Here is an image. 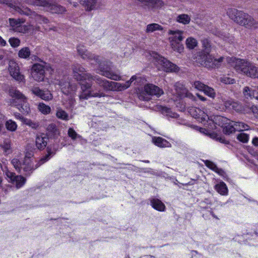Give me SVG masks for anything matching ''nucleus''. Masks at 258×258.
<instances>
[{"instance_id": "obj_1", "label": "nucleus", "mask_w": 258, "mask_h": 258, "mask_svg": "<svg viewBox=\"0 0 258 258\" xmlns=\"http://www.w3.org/2000/svg\"><path fill=\"white\" fill-rule=\"evenodd\" d=\"M77 49L78 54L82 58L87 60L91 64H98L97 73L111 80L117 81L120 79L121 77L118 74L111 70L109 62L104 60L101 57L88 51L83 45H78Z\"/></svg>"}, {"instance_id": "obj_2", "label": "nucleus", "mask_w": 258, "mask_h": 258, "mask_svg": "<svg viewBox=\"0 0 258 258\" xmlns=\"http://www.w3.org/2000/svg\"><path fill=\"white\" fill-rule=\"evenodd\" d=\"M227 14L234 22L246 28L250 29L258 28V21L243 11L230 8L227 10Z\"/></svg>"}, {"instance_id": "obj_3", "label": "nucleus", "mask_w": 258, "mask_h": 258, "mask_svg": "<svg viewBox=\"0 0 258 258\" xmlns=\"http://www.w3.org/2000/svg\"><path fill=\"white\" fill-rule=\"evenodd\" d=\"M229 63L238 73L258 79V67L246 59L231 58Z\"/></svg>"}, {"instance_id": "obj_4", "label": "nucleus", "mask_w": 258, "mask_h": 258, "mask_svg": "<svg viewBox=\"0 0 258 258\" xmlns=\"http://www.w3.org/2000/svg\"><path fill=\"white\" fill-rule=\"evenodd\" d=\"M224 58L223 56L215 58L210 53L200 52L197 58V61L207 68L214 69L220 67Z\"/></svg>"}, {"instance_id": "obj_5", "label": "nucleus", "mask_w": 258, "mask_h": 258, "mask_svg": "<svg viewBox=\"0 0 258 258\" xmlns=\"http://www.w3.org/2000/svg\"><path fill=\"white\" fill-rule=\"evenodd\" d=\"M52 154L53 155L54 153L51 152L50 149L47 148V154L40 159L39 162L37 163L35 167L30 158L26 156L21 168L23 169L24 171L28 173L29 175L35 169L38 168L40 165L48 161L50 159V155Z\"/></svg>"}, {"instance_id": "obj_6", "label": "nucleus", "mask_w": 258, "mask_h": 258, "mask_svg": "<svg viewBox=\"0 0 258 258\" xmlns=\"http://www.w3.org/2000/svg\"><path fill=\"white\" fill-rule=\"evenodd\" d=\"M81 92L79 95V98L81 100L88 99L90 97H104L105 94L103 93L94 92L93 90H91L92 84L85 82L81 83Z\"/></svg>"}, {"instance_id": "obj_7", "label": "nucleus", "mask_w": 258, "mask_h": 258, "mask_svg": "<svg viewBox=\"0 0 258 258\" xmlns=\"http://www.w3.org/2000/svg\"><path fill=\"white\" fill-rule=\"evenodd\" d=\"M74 77L78 81H91L92 78V75L89 73H86L85 68L82 67L80 64H75L72 67Z\"/></svg>"}, {"instance_id": "obj_8", "label": "nucleus", "mask_w": 258, "mask_h": 258, "mask_svg": "<svg viewBox=\"0 0 258 258\" xmlns=\"http://www.w3.org/2000/svg\"><path fill=\"white\" fill-rule=\"evenodd\" d=\"M4 3L15 12L21 15L28 16H32L33 15L34 12L27 7L23 6L21 7L20 4L18 2L17 0H5Z\"/></svg>"}, {"instance_id": "obj_9", "label": "nucleus", "mask_w": 258, "mask_h": 258, "mask_svg": "<svg viewBox=\"0 0 258 258\" xmlns=\"http://www.w3.org/2000/svg\"><path fill=\"white\" fill-rule=\"evenodd\" d=\"M8 70L10 75L16 81L19 82L25 81V76L20 72L19 66L15 61H9Z\"/></svg>"}, {"instance_id": "obj_10", "label": "nucleus", "mask_w": 258, "mask_h": 258, "mask_svg": "<svg viewBox=\"0 0 258 258\" xmlns=\"http://www.w3.org/2000/svg\"><path fill=\"white\" fill-rule=\"evenodd\" d=\"M31 75L33 78L37 82L44 81L45 78V67L40 63H35L31 69Z\"/></svg>"}, {"instance_id": "obj_11", "label": "nucleus", "mask_w": 258, "mask_h": 258, "mask_svg": "<svg viewBox=\"0 0 258 258\" xmlns=\"http://www.w3.org/2000/svg\"><path fill=\"white\" fill-rule=\"evenodd\" d=\"M7 177L10 179V182L15 184L17 188H19L24 185L26 179L21 175H16L14 172L7 170L5 172Z\"/></svg>"}, {"instance_id": "obj_12", "label": "nucleus", "mask_w": 258, "mask_h": 258, "mask_svg": "<svg viewBox=\"0 0 258 258\" xmlns=\"http://www.w3.org/2000/svg\"><path fill=\"white\" fill-rule=\"evenodd\" d=\"M7 177L10 179V182L15 184L17 188H19L24 185L26 179L21 175H16L14 172L7 170L5 172Z\"/></svg>"}, {"instance_id": "obj_13", "label": "nucleus", "mask_w": 258, "mask_h": 258, "mask_svg": "<svg viewBox=\"0 0 258 258\" xmlns=\"http://www.w3.org/2000/svg\"><path fill=\"white\" fill-rule=\"evenodd\" d=\"M157 60L158 64L162 66L166 72H177L179 70L178 67L176 64L161 56H159L157 58Z\"/></svg>"}, {"instance_id": "obj_14", "label": "nucleus", "mask_w": 258, "mask_h": 258, "mask_svg": "<svg viewBox=\"0 0 258 258\" xmlns=\"http://www.w3.org/2000/svg\"><path fill=\"white\" fill-rule=\"evenodd\" d=\"M91 80H94L96 83L100 87L103 88L105 91L113 90V82L109 81L105 79L102 78L97 75H92Z\"/></svg>"}, {"instance_id": "obj_15", "label": "nucleus", "mask_w": 258, "mask_h": 258, "mask_svg": "<svg viewBox=\"0 0 258 258\" xmlns=\"http://www.w3.org/2000/svg\"><path fill=\"white\" fill-rule=\"evenodd\" d=\"M144 91L147 94L160 97L164 94L163 90L153 84H147L144 86Z\"/></svg>"}, {"instance_id": "obj_16", "label": "nucleus", "mask_w": 258, "mask_h": 258, "mask_svg": "<svg viewBox=\"0 0 258 258\" xmlns=\"http://www.w3.org/2000/svg\"><path fill=\"white\" fill-rule=\"evenodd\" d=\"M9 95L13 98L11 101L12 105H17V102L20 100H24L25 96L14 87H11L9 90Z\"/></svg>"}, {"instance_id": "obj_17", "label": "nucleus", "mask_w": 258, "mask_h": 258, "mask_svg": "<svg viewBox=\"0 0 258 258\" xmlns=\"http://www.w3.org/2000/svg\"><path fill=\"white\" fill-rule=\"evenodd\" d=\"M62 92L66 95L72 94L75 93L77 89L75 84H71L68 81H60L59 83Z\"/></svg>"}, {"instance_id": "obj_18", "label": "nucleus", "mask_w": 258, "mask_h": 258, "mask_svg": "<svg viewBox=\"0 0 258 258\" xmlns=\"http://www.w3.org/2000/svg\"><path fill=\"white\" fill-rule=\"evenodd\" d=\"M31 90L33 94L45 101L51 100L53 98L52 94L48 90H42L37 87H33Z\"/></svg>"}, {"instance_id": "obj_19", "label": "nucleus", "mask_w": 258, "mask_h": 258, "mask_svg": "<svg viewBox=\"0 0 258 258\" xmlns=\"http://www.w3.org/2000/svg\"><path fill=\"white\" fill-rule=\"evenodd\" d=\"M168 33L169 35H171L169 37V41H172L173 42H181L184 38V37L183 36L184 32L183 31H181L179 30H169Z\"/></svg>"}, {"instance_id": "obj_20", "label": "nucleus", "mask_w": 258, "mask_h": 258, "mask_svg": "<svg viewBox=\"0 0 258 258\" xmlns=\"http://www.w3.org/2000/svg\"><path fill=\"white\" fill-rule=\"evenodd\" d=\"M79 1L87 11H91L97 8L98 0H79Z\"/></svg>"}, {"instance_id": "obj_21", "label": "nucleus", "mask_w": 258, "mask_h": 258, "mask_svg": "<svg viewBox=\"0 0 258 258\" xmlns=\"http://www.w3.org/2000/svg\"><path fill=\"white\" fill-rule=\"evenodd\" d=\"M243 94L245 99L247 100L255 99L258 100V96H257L258 92L252 88L246 86L243 89Z\"/></svg>"}, {"instance_id": "obj_22", "label": "nucleus", "mask_w": 258, "mask_h": 258, "mask_svg": "<svg viewBox=\"0 0 258 258\" xmlns=\"http://www.w3.org/2000/svg\"><path fill=\"white\" fill-rule=\"evenodd\" d=\"M148 8H159L163 6L161 0H138Z\"/></svg>"}, {"instance_id": "obj_23", "label": "nucleus", "mask_w": 258, "mask_h": 258, "mask_svg": "<svg viewBox=\"0 0 258 258\" xmlns=\"http://www.w3.org/2000/svg\"><path fill=\"white\" fill-rule=\"evenodd\" d=\"M9 22L11 29L16 32H22L23 29L22 24L24 23V21H21L20 19L16 20L13 18H10Z\"/></svg>"}, {"instance_id": "obj_24", "label": "nucleus", "mask_w": 258, "mask_h": 258, "mask_svg": "<svg viewBox=\"0 0 258 258\" xmlns=\"http://www.w3.org/2000/svg\"><path fill=\"white\" fill-rule=\"evenodd\" d=\"M176 93L180 97H182L185 94V96L188 97L191 99H194L195 97L192 94L189 92H188L185 89L183 88V86L179 83H176L174 85Z\"/></svg>"}, {"instance_id": "obj_25", "label": "nucleus", "mask_w": 258, "mask_h": 258, "mask_svg": "<svg viewBox=\"0 0 258 258\" xmlns=\"http://www.w3.org/2000/svg\"><path fill=\"white\" fill-rule=\"evenodd\" d=\"M48 138L44 134L37 136L36 138V145L39 149H44L47 145Z\"/></svg>"}, {"instance_id": "obj_26", "label": "nucleus", "mask_w": 258, "mask_h": 258, "mask_svg": "<svg viewBox=\"0 0 258 258\" xmlns=\"http://www.w3.org/2000/svg\"><path fill=\"white\" fill-rule=\"evenodd\" d=\"M15 106H17L18 109L23 114L28 113L30 110L29 104L27 102V98L26 97L24 100H20L17 102V105Z\"/></svg>"}, {"instance_id": "obj_27", "label": "nucleus", "mask_w": 258, "mask_h": 258, "mask_svg": "<svg viewBox=\"0 0 258 258\" xmlns=\"http://www.w3.org/2000/svg\"><path fill=\"white\" fill-rule=\"evenodd\" d=\"M47 136L50 137H55L59 135V131L55 124L52 123L48 125L47 128Z\"/></svg>"}, {"instance_id": "obj_28", "label": "nucleus", "mask_w": 258, "mask_h": 258, "mask_svg": "<svg viewBox=\"0 0 258 258\" xmlns=\"http://www.w3.org/2000/svg\"><path fill=\"white\" fill-rule=\"evenodd\" d=\"M152 141L155 145L161 148L171 146V144L167 140L161 137H154L152 139Z\"/></svg>"}, {"instance_id": "obj_29", "label": "nucleus", "mask_w": 258, "mask_h": 258, "mask_svg": "<svg viewBox=\"0 0 258 258\" xmlns=\"http://www.w3.org/2000/svg\"><path fill=\"white\" fill-rule=\"evenodd\" d=\"M156 109L158 111H161L162 114H166L167 116H169L171 117H176L177 114L171 111V109L167 107L157 105L156 106Z\"/></svg>"}, {"instance_id": "obj_30", "label": "nucleus", "mask_w": 258, "mask_h": 258, "mask_svg": "<svg viewBox=\"0 0 258 258\" xmlns=\"http://www.w3.org/2000/svg\"><path fill=\"white\" fill-rule=\"evenodd\" d=\"M150 202L151 206L155 209L159 211H164L165 210V206L159 199H152L151 200Z\"/></svg>"}, {"instance_id": "obj_31", "label": "nucleus", "mask_w": 258, "mask_h": 258, "mask_svg": "<svg viewBox=\"0 0 258 258\" xmlns=\"http://www.w3.org/2000/svg\"><path fill=\"white\" fill-rule=\"evenodd\" d=\"M158 30L163 31V27L158 24L152 23L147 26L145 32L147 33H150Z\"/></svg>"}, {"instance_id": "obj_32", "label": "nucleus", "mask_w": 258, "mask_h": 258, "mask_svg": "<svg viewBox=\"0 0 258 258\" xmlns=\"http://www.w3.org/2000/svg\"><path fill=\"white\" fill-rule=\"evenodd\" d=\"M203 51L201 52H205L206 53H210L212 49V46L211 44L210 41L207 38H203L201 40Z\"/></svg>"}, {"instance_id": "obj_33", "label": "nucleus", "mask_w": 258, "mask_h": 258, "mask_svg": "<svg viewBox=\"0 0 258 258\" xmlns=\"http://www.w3.org/2000/svg\"><path fill=\"white\" fill-rule=\"evenodd\" d=\"M170 42V45L172 49L179 53H182L184 50L183 45L181 43V42L178 41H169Z\"/></svg>"}, {"instance_id": "obj_34", "label": "nucleus", "mask_w": 258, "mask_h": 258, "mask_svg": "<svg viewBox=\"0 0 258 258\" xmlns=\"http://www.w3.org/2000/svg\"><path fill=\"white\" fill-rule=\"evenodd\" d=\"M215 188L221 195L225 196L228 194V188L224 182H221L220 183L216 184Z\"/></svg>"}, {"instance_id": "obj_35", "label": "nucleus", "mask_w": 258, "mask_h": 258, "mask_svg": "<svg viewBox=\"0 0 258 258\" xmlns=\"http://www.w3.org/2000/svg\"><path fill=\"white\" fill-rule=\"evenodd\" d=\"M176 21L183 25H187L190 23V17L187 14H183L177 16L176 18Z\"/></svg>"}, {"instance_id": "obj_36", "label": "nucleus", "mask_w": 258, "mask_h": 258, "mask_svg": "<svg viewBox=\"0 0 258 258\" xmlns=\"http://www.w3.org/2000/svg\"><path fill=\"white\" fill-rule=\"evenodd\" d=\"M31 55L30 48L28 47H25L21 48L18 52L19 57L24 59H28Z\"/></svg>"}, {"instance_id": "obj_37", "label": "nucleus", "mask_w": 258, "mask_h": 258, "mask_svg": "<svg viewBox=\"0 0 258 258\" xmlns=\"http://www.w3.org/2000/svg\"><path fill=\"white\" fill-rule=\"evenodd\" d=\"M214 119L216 124L223 127L229 122V119L222 116H217Z\"/></svg>"}, {"instance_id": "obj_38", "label": "nucleus", "mask_w": 258, "mask_h": 258, "mask_svg": "<svg viewBox=\"0 0 258 258\" xmlns=\"http://www.w3.org/2000/svg\"><path fill=\"white\" fill-rule=\"evenodd\" d=\"M56 116L58 118L63 120L68 121L69 120V114L60 108H57Z\"/></svg>"}, {"instance_id": "obj_39", "label": "nucleus", "mask_w": 258, "mask_h": 258, "mask_svg": "<svg viewBox=\"0 0 258 258\" xmlns=\"http://www.w3.org/2000/svg\"><path fill=\"white\" fill-rule=\"evenodd\" d=\"M234 126V121L229 120V123L224 126V132L228 135L235 132L236 130Z\"/></svg>"}, {"instance_id": "obj_40", "label": "nucleus", "mask_w": 258, "mask_h": 258, "mask_svg": "<svg viewBox=\"0 0 258 258\" xmlns=\"http://www.w3.org/2000/svg\"><path fill=\"white\" fill-rule=\"evenodd\" d=\"M185 44L188 49H192L198 45V41L195 38L190 37L186 39Z\"/></svg>"}, {"instance_id": "obj_41", "label": "nucleus", "mask_w": 258, "mask_h": 258, "mask_svg": "<svg viewBox=\"0 0 258 258\" xmlns=\"http://www.w3.org/2000/svg\"><path fill=\"white\" fill-rule=\"evenodd\" d=\"M5 124L7 129L9 131L14 132L17 128L16 123L11 119L7 121Z\"/></svg>"}, {"instance_id": "obj_42", "label": "nucleus", "mask_w": 258, "mask_h": 258, "mask_svg": "<svg viewBox=\"0 0 258 258\" xmlns=\"http://www.w3.org/2000/svg\"><path fill=\"white\" fill-rule=\"evenodd\" d=\"M39 110L44 114H47L50 113L51 109L50 107L45 105L44 103H40L38 105Z\"/></svg>"}, {"instance_id": "obj_43", "label": "nucleus", "mask_w": 258, "mask_h": 258, "mask_svg": "<svg viewBox=\"0 0 258 258\" xmlns=\"http://www.w3.org/2000/svg\"><path fill=\"white\" fill-rule=\"evenodd\" d=\"M234 127L237 131H241L243 130H248V125L242 122L234 121Z\"/></svg>"}, {"instance_id": "obj_44", "label": "nucleus", "mask_w": 258, "mask_h": 258, "mask_svg": "<svg viewBox=\"0 0 258 258\" xmlns=\"http://www.w3.org/2000/svg\"><path fill=\"white\" fill-rule=\"evenodd\" d=\"M203 92L205 94L208 96L209 97L214 98L216 96V93L212 88L209 87L207 85L206 88L204 89Z\"/></svg>"}, {"instance_id": "obj_45", "label": "nucleus", "mask_w": 258, "mask_h": 258, "mask_svg": "<svg viewBox=\"0 0 258 258\" xmlns=\"http://www.w3.org/2000/svg\"><path fill=\"white\" fill-rule=\"evenodd\" d=\"M237 139L239 141L246 143H247L249 140V135L244 133L239 134L237 136Z\"/></svg>"}, {"instance_id": "obj_46", "label": "nucleus", "mask_w": 258, "mask_h": 258, "mask_svg": "<svg viewBox=\"0 0 258 258\" xmlns=\"http://www.w3.org/2000/svg\"><path fill=\"white\" fill-rule=\"evenodd\" d=\"M68 136L72 140H75L77 138H81L82 137L78 135L73 128H70L68 133Z\"/></svg>"}, {"instance_id": "obj_47", "label": "nucleus", "mask_w": 258, "mask_h": 258, "mask_svg": "<svg viewBox=\"0 0 258 258\" xmlns=\"http://www.w3.org/2000/svg\"><path fill=\"white\" fill-rule=\"evenodd\" d=\"M220 81L221 82L226 84H233L235 82L234 79L226 76L221 77L220 78Z\"/></svg>"}, {"instance_id": "obj_48", "label": "nucleus", "mask_w": 258, "mask_h": 258, "mask_svg": "<svg viewBox=\"0 0 258 258\" xmlns=\"http://www.w3.org/2000/svg\"><path fill=\"white\" fill-rule=\"evenodd\" d=\"M0 146L5 150V152H7L11 148V144L10 140L9 139H5L4 141V142L2 144H0Z\"/></svg>"}, {"instance_id": "obj_49", "label": "nucleus", "mask_w": 258, "mask_h": 258, "mask_svg": "<svg viewBox=\"0 0 258 258\" xmlns=\"http://www.w3.org/2000/svg\"><path fill=\"white\" fill-rule=\"evenodd\" d=\"M194 85L195 88L202 91H203L204 89L206 88L207 86V85L198 81H195L194 82Z\"/></svg>"}, {"instance_id": "obj_50", "label": "nucleus", "mask_w": 258, "mask_h": 258, "mask_svg": "<svg viewBox=\"0 0 258 258\" xmlns=\"http://www.w3.org/2000/svg\"><path fill=\"white\" fill-rule=\"evenodd\" d=\"M11 163L17 170H20L22 166L19 160L16 158L12 159Z\"/></svg>"}, {"instance_id": "obj_51", "label": "nucleus", "mask_w": 258, "mask_h": 258, "mask_svg": "<svg viewBox=\"0 0 258 258\" xmlns=\"http://www.w3.org/2000/svg\"><path fill=\"white\" fill-rule=\"evenodd\" d=\"M9 42L12 47H16L20 45V40L18 38H11L9 39Z\"/></svg>"}, {"instance_id": "obj_52", "label": "nucleus", "mask_w": 258, "mask_h": 258, "mask_svg": "<svg viewBox=\"0 0 258 258\" xmlns=\"http://www.w3.org/2000/svg\"><path fill=\"white\" fill-rule=\"evenodd\" d=\"M205 164L207 167L214 171L217 169V166L213 162L209 160H206L204 161Z\"/></svg>"}, {"instance_id": "obj_53", "label": "nucleus", "mask_w": 258, "mask_h": 258, "mask_svg": "<svg viewBox=\"0 0 258 258\" xmlns=\"http://www.w3.org/2000/svg\"><path fill=\"white\" fill-rule=\"evenodd\" d=\"M113 85H112L113 87V90H117V91H122L123 90V84H121L120 83H117L113 82Z\"/></svg>"}, {"instance_id": "obj_54", "label": "nucleus", "mask_w": 258, "mask_h": 258, "mask_svg": "<svg viewBox=\"0 0 258 258\" xmlns=\"http://www.w3.org/2000/svg\"><path fill=\"white\" fill-rule=\"evenodd\" d=\"M9 57L7 52L3 50H0V60H3L4 61L8 60Z\"/></svg>"}, {"instance_id": "obj_55", "label": "nucleus", "mask_w": 258, "mask_h": 258, "mask_svg": "<svg viewBox=\"0 0 258 258\" xmlns=\"http://www.w3.org/2000/svg\"><path fill=\"white\" fill-rule=\"evenodd\" d=\"M241 108L242 107L240 104H238L237 102L233 101L231 107L232 109L239 112L241 111Z\"/></svg>"}, {"instance_id": "obj_56", "label": "nucleus", "mask_w": 258, "mask_h": 258, "mask_svg": "<svg viewBox=\"0 0 258 258\" xmlns=\"http://www.w3.org/2000/svg\"><path fill=\"white\" fill-rule=\"evenodd\" d=\"M26 123L29 126L33 128H34V129L37 128L39 126L38 123L33 122L30 120H28Z\"/></svg>"}, {"instance_id": "obj_57", "label": "nucleus", "mask_w": 258, "mask_h": 258, "mask_svg": "<svg viewBox=\"0 0 258 258\" xmlns=\"http://www.w3.org/2000/svg\"><path fill=\"white\" fill-rule=\"evenodd\" d=\"M215 139L216 141H219L222 143H224L225 144H229V141H226L224 138L219 137L218 136L216 135Z\"/></svg>"}, {"instance_id": "obj_58", "label": "nucleus", "mask_w": 258, "mask_h": 258, "mask_svg": "<svg viewBox=\"0 0 258 258\" xmlns=\"http://www.w3.org/2000/svg\"><path fill=\"white\" fill-rule=\"evenodd\" d=\"M69 105L67 106V107L70 108H72L74 107L75 104V100L71 97L70 99H69Z\"/></svg>"}, {"instance_id": "obj_59", "label": "nucleus", "mask_w": 258, "mask_h": 258, "mask_svg": "<svg viewBox=\"0 0 258 258\" xmlns=\"http://www.w3.org/2000/svg\"><path fill=\"white\" fill-rule=\"evenodd\" d=\"M139 97L140 100L143 101H149L151 99L149 96L144 94H140Z\"/></svg>"}, {"instance_id": "obj_60", "label": "nucleus", "mask_w": 258, "mask_h": 258, "mask_svg": "<svg viewBox=\"0 0 258 258\" xmlns=\"http://www.w3.org/2000/svg\"><path fill=\"white\" fill-rule=\"evenodd\" d=\"M233 103V101L231 100H228L225 101L224 102V104L226 108H231Z\"/></svg>"}, {"instance_id": "obj_61", "label": "nucleus", "mask_w": 258, "mask_h": 258, "mask_svg": "<svg viewBox=\"0 0 258 258\" xmlns=\"http://www.w3.org/2000/svg\"><path fill=\"white\" fill-rule=\"evenodd\" d=\"M199 113V116L198 117H200L201 116V119L204 120H206L207 118H208V115L204 112L200 110Z\"/></svg>"}, {"instance_id": "obj_62", "label": "nucleus", "mask_w": 258, "mask_h": 258, "mask_svg": "<svg viewBox=\"0 0 258 258\" xmlns=\"http://www.w3.org/2000/svg\"><path fill=\"white\" fill-rule=\"evenodd\" d=\"M249 109L253 114L258 115V107L253 105Z\"/></svg>"}, {"instance_id": "obj_63", "label": "nucleus", "mask_w": 258, "mask_h": 258, "mask_svg": "<svg viewBox=\"0 0 258 258\" xmlns=\"http://www.w3.org/2000/svg\"><path fill=\"white\" fill-rule=\"evenodd\" d=\"M215 172H217L218 174H219L220 175L223 176L225 174L224 171L222 169H220L217 167V169L214 170Z\"/></svg>"}, {"instance_id": "obj_64", "label": "nucleus", "mask_w": 258, "mask_h": 258, "mask_svg": "<svg viewBox=\"0 0 258 258\" xmlns=\"http://www.w3.org/2000/svg\"><path fill=\"white\" fill-rule=\"evenodd\" d=\"M252 144L255 146H258V137H254L252 141Z\"/></svg>"}]
</instances>
